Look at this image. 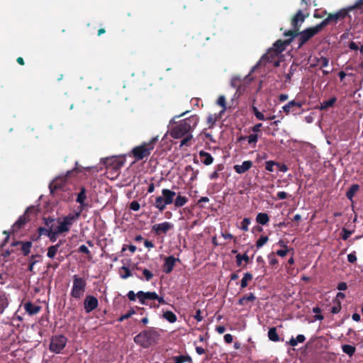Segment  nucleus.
Masks as SVG:
<instances>
[{
  "instance_id": "18",
  "label": "nucleus",
  "mask_w": 363,
  "mask_h": 363,
  "mask_svg": "<svg viewBox=\"0 0 363 363\" xmlns=\"http://www.w3.org/2000/svg\"><path fill=\"white\" fill-rule=\"evenodd\" d=\"M179 261V259L174 258L172 256H169L165 258V262L163 267V271L166 274L170 273L175 264V262Z\"/></svg>"
},
{
  "instance_id": "14",
  "label": "nucleus",
  "mask_w": 363,
  "mask_h": 363,
  "mask_svg": "<svg viewBox=\"0 0 363 363\" xmlns=\"http://www.w3.org/2000/svg\"><path fill=\"white\" fill-rule=\"evenodd\" d=\"M174 228V224L170 222H163L161 223L155 224L152 225V230L155 232L156 235H160L162 233H167L169 230Z\"/></svg>"
},
{
  "instance_id": "36",
  "label": "nucleus",
  "mask_w": 363,
  "mask_h": 363,
  "mask_svg": "<svg viewBox=\"0 0 363 363\" xmlns=\"http://www.w3.org/2000/svg\"><path fill=\"white\" fill-rule=\"evenodd\" d=\"M173 360L174 363H184L185 362L190 361L191 358L189 356L180 355L174 357Z\"/></svg>"
},
{
  "instance_id": "43",
  "label": "nucleus",
  "mask_w": 363,
  "mask_h": 363,
  "mask_svg": "<svg viewBox=\"0 0 363 363\" xmlns=\"http://www.w3.org/2000/svg\"><path fill=\"white\" fill-rule=\"evenodd\" d=\"M121 269L123 270L125 272V274H121V277L122 279H127L128 277H131L132 276V274L130 271V269L126 267H121Z\"/></svg>"
},
{
  "instance_id": "15",
  "label": "nucleus",
  "mask_w": 363,
  "mask_h": 363,
  "mask_svg": "<svg viewBox=\"0 0 363 363\" xmlns=\"http://www.w3.org/2000/svg\"><path fill=\"white\" fill-rule=\"evenodd\" d=\"M84 310L86 313H90L98 306V300L93 296H88L84 300Z\"/></svg>"
},
{
  "instance_id": "45",
  "label": "nucleus",
  "mask_w": 363,
  "mask_h": 363,
  "mask_svg": "<svg viewBox=\"0 0 363 363\" xmlns=\"http://www.w3.org/2000/svg\"><path fill=\"white\" fill-rule=\"evenodd\" d=\"M257 139H258V136L256 134H252L247 137V140H248L249 144H252V143L255 144L257 141Z\"/></svg>"
},
{
  "instance_id": "5",
  "label": "nucleus",
  "mask_w": 363,
  "mask_h": 363,
  "mask_svg": "<svg viewBox=\"0 0 363 363\" xmlns=\"http://www.w3.org/2000/svg\"><path fill=\"white\" fill-rule=\"evenodd\" d=\"M175 195L174 191L168 189H163L162 195L155 199V207L160 211H164L167 205L173 203Z\"/></svg>"
},
{
  "instance_id": "58",
  "label": "nucleus",
  "mask_w": 363,
  "mask_h": 363,
  "mask_svg": "<svg viewBox=\"0 0 363 363\" xmlns=\"http://www.w3.org/2000/svg\"><path fill=\"white\" fill-rule=\"evenodd\" d=\"M224 340L227 343H231L233 342V336L230 334H225Z\"/></svg>"
},
{
  "instance_id": "34",
  "label": "nucleus",
  "mask_w": 363,
  "mask_h": 363,
  "mask_svg": "<svg viewBox=\"0 0 363 363\" xmlns=\"http://www.w3.org/2000/svg\"><path fill=\"white\" fill-rule=\"evenodd\" d=\"M342 351L348 354L349 356H352L355 352V347L354 346L350 345H344L342 346Z\"/></svg>"
},
{
  "instance_id": "64",
  "label": "nucleus",
  "mask_w": 363,
  "mask_h": 363,
  "mask_svg": "<svg viewBox=\"0 0 363 363\" xmlns=\"http://www.w3.org/2000/svg\"><path fill=\"white\" fill-rule=\"evenodd\" d=\"M216 331L219 334H223L225 331V328L223 325H219L216 328Z\"/></svg>"
},
{
  "instance_id": "3",
  "label": "nucleus",
  "mask_w": 363,
  "mask_h": 363,
  "mask_svg": "<svg viewBox=\"0 0 363 363\" xmlns=\"http://www.w3.org/2000/svg\"><path fill=\"white\" fill-rule=\"evenodd\" d=\"M197 120L195 117L186 118L180 122L171 132V135L174 138H180L185 134L191 131L192 128L195 127Z\"/></svg>"
},
{
  "instance_id": "25",
  "label": "nucleus",
  "mask_w": 363,
  "mask_h": 363,
  "mask_svg": "<svg viewBox=\"0 0 363 363\" xmlns=\"http://www.w3.org/2000/svg\"><path fill=\"white\" fill-rule=\"evenodd\" d=\"M257 222L261 225H266L269 222V216L265 213H259L256 218Z\"/></svg>"
},
{
  "instance_id": "19",
  "label": "nucleus",
  "mask_w": 363,
  "mask_h": 363,
  "mask_svg": "<svg viewBox=\"0 0 363 363\" xmlns=\"http://www.w3.org/2000/svg\"><path fill=\"white\" fill-rule=\"evenodd\" d=\"M252 166V162L250 160L244 161L241 164L234 166V169L238 174H243L249 170Z\"/></svg>"
},
{
  "instance_id": "1",
  "label": "nucleus",
  "mask_w": 363,
  "mask_h": 363,
  "mask_svg": "<svg viewBox=\"0 0 363 363\" xmlns=\"http://www.w3.org/2000/svg\"><path fill=\"white\" fill-rule=\"evenodd\" d=\"M352 11H363V0H358L354 5L348 6L346 9H340L335 13H330L328 16L319 23V27L322 28L330 23H336L339 20L343 19L349 12Z\"/></svg>"
},
{
  "instance_id": "51",
  "label": "nucleus",
  "mask_w": 363,
  "mask_h": 363,
  "mask_svg": "<svg viewBox=\"0 0 363 363\" xmlns=\"http://www.w3.org/2000/svg\"><path fill=\"white\" fill-rule=\"evenodd\" d=\"M61 185L58 184V179L54 180L50 185V188L51 191H53V189H56L57 188H60Z\"/></svg>"
},
{
  "instance_id": "59",
  "label": "nucleus",
  "mask_w": 363,
  "mask_h": 363,
  "mask_svg": "<svg viewBox=\"0 0 363 363\" xmlns=\"http://www.w3.org/2000/svg\"><path fill=\"white\" fill-rule=\"evenodd\" d=\"M288 252L287 250H279L277 252V254L280 257H285Z\"/></svg>"
},
{
  "instance_id": "47",
  "label": "nucleus",
  "mask_w": 363,
  "mask_h": 363,
  "mask_svg": "<svg viewBox=\"0 0 363 363\" xmlns=\"http://www.w3.org/2000/svg\"><path fill=\"white\" fill-rule=\"evenodd\" d=\"M130 208L131 210H133L134 211H137L140 209V206L138 201H133L130 203Z\"/></svg>"
},
{
  "instance_id": "44",
  "label": "nucleus",
  "mask_w": 363,
  "mask_h": 363,
  "mask_svg": "<svg viewBox=\"0 0 363 363\" xmlns=\"http://www.w3.org/2000/svg\"><path fill=\"white\" fill-rule=\"evenodd\" d=\"M143 274L145 276L147 281L150 280L153 277L152 273L147 269H143Z\"/></svg>"
},
{
  "instance_id": "55",
  "label": "nucleus",
  "mask_w": 363,
  "mask_h": 363,
  "mask_svg": "<svg viewBox=\"0 0 363 363\" xmlns=\"http://www.w3.org/2000/svg\"><path fill=\"white\" fill-rule=\"evenodd\" d=\"M127 296H128V298L130 301H135V298H136V296H137V294H135L134 293V291H130L128 293Z\"/></svg>"
},
{
  "instance_id": "28",
  "label": "nucleus",
  "mask_w": 363,
  "mask_h": 363,
  "mask_svg": "<svg viewBox=\"0 0 363 363\" xmlns=\"http://www.w3.org/2000/svg\"><path fill=\"white\" fill-rule=\"evenodd\" d=\"M306 337L303 335H298L296 338L291 337L289 342L291 346L295 347L298 343H302L305 341Z\"/></svg>"
},
{
  "instance_id": "6",
  "label": "nucleus",
  "mask_w": 363,
  "mask_h": 363,
  "mask_svg": "<svg viewBox=\"0 0 363 363\" xmlns=\"http://www.w3.org/2000/svg\"><path fill=\"white\" fill-rule=\"evenodd\" d=\"M175 195L174 191L168 189H163L162 195L155 199V207L160 211H164L167 205L173 203Z\"/></svg>"
},
{
  "instance_id": "24",
  "label": "nucleus",
  "mask_w": 363,
  "mask_h": 363,
  "mask_svg": "<svg viewBox=\"0 0 363 363\" xmlns=\"http://www.w3.org/2000/svg\"><path fill=\"white\" fill-rule=\"evenodd\" d=\"M9 303L7 296L5 294H0V314H2Z\"/></svg>"
},
{
  "instance_id": "27",
  "label": "nucleus",
  "mask_w": 363,
  "mask_h": 363,
  "mask_svg": "<svg viewBox=\"0 0 363 363\" xmlns=\"http://www.w3.org/2000/svg\"><path fill=\"white\" fill-rule=\"evenodd\" d=\"M269 339L273 342H277L279 340V335L277 332V328L273 327L269 328L268 331Z\"/></svg>"
},
{
  "instance_id": "49",
  "label": "nucleus",
  "mask_w": 363,
  "mask_h": 363,
  "mask_svg": "<svg viewBox=\"0 0 363 363\" xmlns=\"http://www.w3.org/2000/svg\"><path fill=\"white\" fill-rule=\"evenodd\" d=\"M342 233H343V234H342V239H343L344 240H347V239L349 238V237H350V236L352 235V231H350V230H346L345 228H343V229H342Z\"/></svg>"
},
{
  "instance_id": "54",
  "label": "nucleus",
  "mask_w": 363,
  "mask_h": 363,
  "mask_svg": "<svg viewBox=\"0 0 363 363\" xmlns=\"http://www.w3.org/2000/svg\"><path fill=\"white\" fill-rule=\"evenodd\" d=\"M337 288L340 291H345L347 289V285L345 282H340L338 284Z\"/></svg>"
},
{
  "instance_id": "40",
  "label": "nucleus",
  "mask_w": 363,
  "mask_h": 363,
  "mask_svg": "<svg viewBox=\"0 0 363 363\" xmlns=\"http://www.w3.org/2000/svg\"><path fill=\"white\" fill-rule=\"evenodd\" d=\"M217 104L223 108V111L226 109L225 97L224 96H220L217 101Z\"/></svg>"
},
{
  "instance_id": "52",
  "label": "nucleus",
  "mask_w": 363,
  "mask_h": 363,
  "mask_svg": "<svg viewBox=\"0 0 363 363\" xmlns=\"http://www.w3.org/2000/svg\"><path fill=\"white\" fill-rule=\"evenodd\" d=\"M347 260L350 263H354L357 261V257L354 253H350L347 255Z\"/></svg>"
},
{
  "instance_id": "2",
  "label": "nucleus",
  "mask_w": 363,
  "mask_h": 363,
  "mask_svg": "<svg viewBox=\"0 0 363 363\" xmlns=\"http://www.w3.org/2000/svg\"><path fill=\"white\" fill-rule=\"evenodd\" d=\"M159 336V333L154 330H144L134 337V341L142 347L147 348L157 342Z\"/></svg>"
},
{
  "instance_id": "11",
  "label": "nucleus",
  "mask_w": 363,
  "mask_h": 363,
  "mask_svg": "<svg viewBox=\"0 0 363 363\" xmlns=\"http://www.w3.org/2000/svg\"><path fill=\"white\" fill-rule=\"evenodd\" d=\"M67 340L64 335L53 336L50 344V351L55 353H60L65 347Z\"/></svg>"
},
{
  "instance_id": "60",
  "label": "nucleus",
  "mask_w": 363,
  "mask_h": 363,
  "mask_svg": "<svg viewBox=\"0 0 363 363\" xmlns=\"http://www.w3.org/2000/svg\"><path fill=\"white\" fill-rule=\"evenodd\" d=\"M277 196L279 199H285L287 197V194L284 191H279L277 194Z\"/></svg>"
},
{
  "instance_id": "22",
  "label": "nucleus",
  "mask_w": 363,
  "mask_h": 363,
  "mask_svg": "<svg viewBox=\"0 0 363 363\" xmlns=\"http://www.w3.org/2000/svg\"><path fill=\"white\" fill-rule=\"evenodd\" d=\"M199 156L201 158H203L202 162L206 165H210L213 162V158L211 155V154H209L208 152H206L203 150H201L199 152Z\"/></svg>"
},
{
  "instance_id": "9",
  "label": "nucleus",
  "mask_w": 363,
  "mask_h": 363,
  "mask_svg": "<svg viewBox=\"0 0 363 363\" xmlns=\"http://www.w3.org/2000/svg\"><path fill=\"white\" fill-rule=\"evenodd\" d=\"M86 281L83 278L77 275L73 276V285L71 291V296L79 299L85 291Z\"/></svg>"
},
{
  "instance_id": "35",
  "label": "nucleus",
  "mask_w": 363,
  "mask_h": 363,
  "mask_svg": "<svg viewBox=\"0 0 363 363\" xmlns=\"http://www.w3.org/2000/svg\"><path fill=\"white\" fill-rule=\"evenodd\" d=\"M359 186L357 184H353L351 186L350 189L347 192V197L350 199L352 198L354 194L358 191Z\"/></svg>"
},
{
  "instance_id": "46",
  "label": "nucleus",
  "mask_w": 363,
  "mask_h": 363,
  "mask_svg": "<svg viewBox=\"0 0 363 363\" xmlns=\"http://www.w3.org/2000/svg\"><path fill=\"white\" fill-rule=\"evenodd\" d=\"M277 164V163H276L273 161H267L266 162V169L269 172H273L274 171L273 167Z\"/></svg>"
},
{
  "instance_id": "12",
  "label": "nucleus",
  "mask_w": 363,
  "mask_h": 363,
  "mask_svg": "<svg viewBox=\"0 0 363 363\" xmlns=\"http://www.w3.org/2000/svg\"><path fill=\"white\" fill-rule=\"evenodd\" d=\"M321 29L322 28L319 27V24H318L317 26L308 28L299 33L296 32V35H298L299 37V46H301L306 43L310 38L317 34Z\"/></svg>"
},
{
  "instance_id": "61",
  "label": "nucleus",
  "mask_w": 363,
  "mask_h": 363,
  "mask_svg": "<svg viewBox=\"0 0 363 363\" xmlns=\"http://www.w3.org/2000/svg\"><path fill=\"white\" fill-rule=\"evenodd\" d=\"M240 81V79L238 78V77H233L232 79H231V85L233 87H237L238 86V82Z\"/></svg>"
},
{
  "instance_id": "13",
  "label": "nucleus",
  "mask_w": 363,
  "mask_h": 363,
  "mask_svg": "<svg viewBox=\"0 0 363 363\" xmlns=\"http://www.w3.org/2000/svg\"><path fill=\"white\" fill-rule=\"evenodd\" d=\"M46 225L48 226V229L45 228H40V233L41 234H45L48 235L50 240L52 242H55L57 239V235H59V233H57L56 229L55 228V220L50 219L46 220L45 223Z\"/></svg>"
},
{
  "instance_id": "39",
  "label": "nucleus",
  "mask_w": 363,
  "mask_h": 363,
  "mask_svg": "<svg viewBox=\"0 0 363 363\" xmlns=\"http://www.w3.org/2000/svg\"><path fill=\"white\" fill-rule=\"evenodd\" d=\"M268 241V237L267 236H261L259 239L256 242L257 247L259 248L262 247L264 245L266 244V242Z\"/></svg>"
},
{
  "instance_id": "62",
  "label": "nucleus",
  "mask_w": 363,
  "mask_h": 363,
  "mask_svg": "<svg viewBox=\"0 0 363 363\" xmlns=\"http://www.w3.org/2000/svg\"><path fill=\"white\" fill-rule=\"evenodd\" d=\"M195 319L197 320V321L200 322L203 320V317L201 315V311L198 310L196 313V315H194Z\"/></svg>"
},
{
  "instance_id": "20",
  "label": "nucleus",
  "mask_w": 363,
  "mask_h": 363,
  "mask_svg": "<svg viewBox=\"0 0 363 363\" xmlns=\"http://www.w3.org/2000/svg\"><path fill=\"white\" fill-rule=\"evenodd\" d=\"M301 103L296 102L294 100H292L289 101L287 104L284 105L282 107V109L286 114H289L290 112H294L296 110V108H301Z\"/></svg>"
},
{
  "instance_id": "33",
  "label": "nucleus",
  "mask_w": 363,
  "mask_h": 363,
  "mask_svg": "<svg viewBox=\"0 0 363 363\" xmlns=\"http://www.w3.org/2000/svg\"><path fill=\"white\" fill-rule=\"evenodd\" d=\"M86 191L84 188H82L80 192L79 193L77 198V202L80 203L82 206L84 204V201L86 199Z\"/></svg>"
},
{
  "instance_id": "56",
  "label": "nucleus",
  "mask_w": 363,
  "mask_h": 363,
  "mask_svg": "<svg viewBox=\"0 0 363 363\" xmlns=\"http://www.w3.org/2000/svg\"><path fill=\"white\" fill-rule=\"evenodd\" d=\"M79 251L80 252H83V253H86V254H89L90 252L89 250V249L87 248L86 246H85L84 245H82L79 247Z\"/></svg>"
},
{
  "instance_id": "8",
  "label": "nucleus",
  "mask_w": 363,
  "mask_h": 363,
  "mask_svg": "<svg viewBox=\"0 0 363 363\" xmlns=\"http://www.w3.org/2000/svg\"><path fill=\"white\" fill-rule=\"evenodd\" d=\"M79 213H76L74 214H69L64 217L62 220H58L57 221V225H55L57 233L61 234L68 232L73 223L79 218Z\"/></svg>"
},
{
  "instance_id": "10",
  "label": "nucleus",
  "mask_w": 363,
  "mask_h": 363,
  "mask_svg": "<svg viewBox=\"0 0 363 363\" xmlns=\"http://www.w3.org/2000/svg\"><path fill=\"white\" fill-rule=\"evenodd\" d=\"M306 19V16L303 15V12L299 10L296 15L291 19V27L292 30L285 33L286 36H291V38L296 36V32H298Z\"/></svg>"
},
{
  "instance_id": "21",
  "label": "nucleus",
  "mask_w": 363,
  "mask_h": 363,
  "mask_svg": "<svg viewBox=\"0 0 363 363\" xmlns=\"http://www.w3.org/2000/svg\"><path fill=\"white\" fill-rule=\"evenodd\" d=\"M24 309L30 315H33L37 314L40 311L41 308L31 302H26L24 304Z\"/></svg>"
},
{
  "instance_id": "37",
  "label": "nucleus",
  "mask_w": 363,
  "mask_h": 363,
  "mask_svg": "<svg viewBox=\"0 0 363 363\" xmlns=\"http://www.w3.org/2000/svg\"><path fill=\"white\" fill-rule=\"evenodd\" d=\"M32 243L30 242H23L22 244L21 250L25 255H27L30 252Z\"/></svg>"
},
{
  "instance_id": "16",
  "label": "nucleus",
  "mask_w": 363,
  "mask_h": 363,
  "mask_svg": "<svg viewBox=\"0 0 363 363\" xmlns=\"http://www.w3.org/2000/svg\"><path fill=\"white\" fill-rule=\"evenodd\" d=\"M137 297L141 304H145L147 300H155L157 298L155 292H144L140 291L137 293Z\"/></svg>"
},
{
  "instance_id": "63",
  "label": "nucleus",
  "mask_w": 363,
  "mask_h": 363,
  "mask_svg": "<svg viewBox=\"0 0 363 363\" xmlns=\"http://www.w3.org/2000/svg\"><path fill=\"white\" fill-rule=\"evenodd\" d=\"M144 245L147 248L154 247V244L151 241L147 240H145Z\"/></svg>"
},
{
  "instance_id": "38",
  "label": "nucleus",
  "mask_w": 363,
  "mask_h": 363,
  "mask_svg": "<svg viewBox=\"0 0 363 363\" xmlns=\"http://www.w3.org/2000/svg\"><path fill=\"white\" fill-rule=\"evenodd\" d=\"M318 63L321 68H326L329 65V60L326 57H321L318 60Z\"/></svg>"
},
{
  "instance_id": "53",
  "label": "nucleus",
  "mask_w": 363,
  "mask_h": 363,
  "mask_svg": "<svg viewBox=\"0 0 363 363\" xmlns=\"http://www.w3.org/2000/svg\"><path fill=\"white\" fill-rule=\"evenodd\" d=\"M221 168L218 167V170L213 172L212 174H210L209 177L211 179H216L218 177V171H220Z\"/></svg>"
},
{
  "instance_id": "31",
  "label": "nucleus",
  "mask_w": 363,
  "mask_h": 363,
  "mask_svg": "<svg viewBox=\"0 0 363 363\" xmlns=\"http://www.w3.org/2000/svg\"><path fill=\"white\" fill-rule=\"evenodd\" d=\"M256 297L252 293H250L248 295L244 296L242 298H240L238 303L240 305H245L246 302L253 301H255Z\"/></svg>"
},
{
  "instance_id": "17",
  "label": "nucleus",
  "mask_w": 363,
  "mask_h": 363,
  "mask_svg": "<svg viewBox=\"0 0 363 363\" xmlns=\"http://www.w3.org/2000/svg\"><path fill=\"white\" fill-rule=\"evenodd\" d=\"M35 209L33 207L28 208L25 214L22 216H21L18 220L13 224V230H17L18 229L21 228V226H23L28 220L27 216L28 215L31 213L34 212Z\"/></svg>"
},
{
  "instance_id": "23",
  "label": "nucleus",
  "mask_w": 363,
  "mask_h": 363,
  "mask_svg": "<svg viewBox=\"0 0 363 363\" xmlns=\"http://www.w3.org/2000/svg\"><path fill=\"white\" fill-rule=\"evenodd\" d=\"M60 245L61 241L55 245L50 246L48 249L47 256L51 259L55 258V255H57L59 250Z\"/></svg>"
},
{
  "instance_id": "30",
  "label": "nucleus",
  "mask_w": 363,
  "mask_h": 363,
  "mask_svg": "<svg viewBox=\"0 0 363 363\" xmlns=\"http://www.w3.org/2000/svg\"><path fill=\"white\" fill-rule=\"evenodd\" d=\"M252 279V275L249 272L245 273L241 280V283H240L241 288L242 289L245 288L248 284V281H251Z\"/></svg>"
},
{
  "instance_id": "7",
  "label": "nucleus",
  "mask_w": 363,
  "mask_h": 363,
  "mask_svg": "<svg viewBox=\"0 0 363 363\" xmlns=\"http://www.w3.org/2000/svg\"><path fill=\"white\" fill-rule=\"evenodd\" d=\"M175 195L174 191L168 189H163L162 195L155 199V207L160 211H164L167 205L173 203Z\"/></svg>"
},
{
  "instance_id": "29",
  "label": "nucleus",
  "mask_w": 363,
  "mask_h": 363,
  "mask_svg": "<svg viewBox=\"0 0 363 363\" xmlns=\"http://www.w3.org/2000/svg\"><path fill=\"white\" fill-rule=\"evenodd\" d=\"M163 318L172 323L177 321V316L172 311H168L164 312L163 313Z\"/></svg>"
},
{
  "instance_id": "50",
  "label": "nucleus",
  "mask_w": 363,
  "mask_h": 363,
  "mask_svg": "<svg viewBox=\"0 0 363 363\" xmlns=\"http://www.w3.org/2000/svg\"><path fill=\"white\" fill-rule=\"evenodd\" d=\"M134 313H135V311H130V312L127 313L126 314L123 315L122 316H121V317L119 318L118 320H119L120 322H122V321H123L124 320L129 318H130L133 314H134Z\"/></svg>"
},
{
  "instance_id": "32",
  "label": "nucleus",
  "mask_w": 363,
  "mask_h": 363,
  "mask_svg": "<svg viewBox=\"0 0 363 363\" xmlns=\"http://www.w3.org/2000/svg\"><path fill=\"white\" fill-rule=\"evenodd\" d=\"M335 101H336L335 98H332L328 101H324L323 102L321 103L320 109L325 110V109L328 108L329 107L333 106V104H335Z\"/></svg>"
},
{
  "instance_id": "41",
  "label": "nucleus",
  "mask_w": 363,
  "mask_h": 363,
  "mask_svg": "<svg viewBox=\"0 0 363 363\" xmlns=\"http://www.w3.org/2000/svg\"><path fill=\"white\" fill-rule=\"evenodd\" d=\"M236 259L238 265H240L242 260L247 262L249 259V257L246 254H244L242 255L239 254L236 256Z\"/></svg>"
},
{
  "instance_id": "57",
  "label": "nucleus",
  "mask_w": 363,
  "mask_h": 363,
  "mask_svg": "<svg viewBox=\"0 0 363 363\" xmlns=\"http://www.w3.org/2000/svg\"><path fill=\"white\" fill-rule=\"evenodd\" d=\"M341 306L340 303H339L337 306H335L332 308L331 312L333 313H337L340 311Z\"/></svg>"
},
{
  "instance_id": "48",
  "label": "nucleus",
  "mask_w": 363,
  "mask_h": 363,
  "mask_svg": "<svg viewBox=\"0 0 363 363\" xmlns=\"http://www.w3.org/2000/svg\"><path fill=\"white\" fill-rule=\"evenodd\" d=\"M255 116L257 119H259L260 121H265L267 119H274L275 118L274 116L269 117V118H265L264 114L262 113H261L260 111L259 113H257V114Z\"/></svg>"
},
{
  "instance_id": "4",
  "label": "nucleus",
  "mask_w": 363,
  "mask_h": 363,
  "mask_svg": "<svg viewBox=\"0 0 363 363\" xmlns=\"http://www.w3.org/2000/svg\"><path fill=\"white\" fill-rule=\"evenodd\" d=\"M158 137H154L148 143H144L140 145L134 147L132 150L133 155L137 160H141L148 157L151 151L154 149L155 143L157 141Z\"/></svg>"
},
{
  "instance_id": "26",
  "label": "nucleus",
  "mask_w": 363,
  "mask_h": 363,
  "mask_svg": "<svg viewBox=\"0 0 363 363\" xmlns=\"http://www.w3.org/2000/svg\"><path fill=\"white\" fill-rule=\"evenodd\" d=\"M188 201V199L185 196H181L180 194L177 195L174 201V206L176 207H182L184 206Z\"/></svg>"
},
{
  "instance_id": "42",
  "label": "nucleus",
  "mask_w": 363,
  "mask_h": 363,
  "mask_svg": "<svg viewBox=\"0 0 363 363\" xmlns=\"http://www.w3.org/2000/svg\"><path fill=\"white\" fill-rule=\"evenodd\" d=\"M250 223V220L247 218H245L242 220V225H241V229L244 231H247L248 230V226Z\"/></svg>"
}]
</instances>
